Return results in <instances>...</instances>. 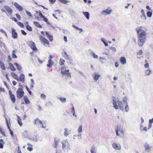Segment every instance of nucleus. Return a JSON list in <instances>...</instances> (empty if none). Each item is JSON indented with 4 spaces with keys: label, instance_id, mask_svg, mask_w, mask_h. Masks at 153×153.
<instances>
[{
    "label": "nucleus",
    "instance_id": "nucleus-1",
    "mask_svg": "<svg viewBox=\"0 0 153 153\" xmlns=\"http://www.w3.org/2000/svg\"><path fill=\"white\" fill-rule=\"evenodd\" d=\"M142 26L138 27L136 29L138 39L146 40V33L145 31L142 29Z\"/></svg>",
    "mask_w": 153,
    "mask_h": 153
},
{
    "label": "nucleus",
    "instance_id": "nucleus-2",
    "mask_svg": "<svg viewBox=\"0 0 153 153\" xmlns=\"http://www.w3.org/2000/svg\"><path fill=\"white\" fill-rule=\"evenodd\" d=\"M27 133L28 131L27 130L25 131L23 133V136L35 142L37 141L38 139L37 137V134H34L33 136L30 137L29 135H26V133Z\"/></svg>",
    "mask_w": 153,
    "mask_h": 153
},
{
    "label": "nucleus",
    "instance_id": "nucleus-3",
    "mask_svg": "<svg viewBox=\"0 0 153 153\" xmlns=\"http://www.w3.org/2000/svg\"><path fill=\"white\" fill-rule=\"evenodd\" d=\"M16 93L17 97L19 99H20L22 98L24 96V93L23 89L22 88H18Z\"/></svg>",
    "mask_w": 153,
    "mask_h": 153
},
{
    "label": "nucleus",
    "instance_id": "nucleus-4",
    "mask_svg": "<svg viewBox=\"0 0 153 153\" xmlns=\"http://www.w3.org/2000/svg\"><path fill=\"white\" fill-rule=\"evenodd\" d=\"M144 147L145 152L149 153L152 151V146H151L147 143H145Z\"/></svg>",
    "mask_w": 153,
    "mask_h": 153
},
{
    "label": "nucleus",
    "instance_id": "nucleus-5",
    "mask_svg": "<svg viewBox=\"0 0 153 153\" xmlns=\"http://www.w3.org/2000/svg\"><path fill=\"white\" fill-rule=\"evenodd\" d=\"M29 46L33 50V51H37V48L36 46L35 43L32 41H30L29 42L28 44Z\"/></svg>",
    "mask_w": 153,
    "mask_h": 153
},
{
    "label": "nucleus",
    "instance_id": "nucleus-6",
    "mask_svg": "<svg viewBox=\"0 0 153 153\" xmlns=\"http://www.w3.org/2000/svg\"><path fill=\"white\" fill-rule=\"evenodd\" d=\"M39 38L41 42H42L43 44L49 45V42L48 40L43 36H39Z\"/></svg>",
    "mask_w": 153,
    "mask_h": 153
},
{
    "label": "nucleus",
    "instance_id": "nucleus-7",
    "mask_svg": "<svg viewBox=\"0 0 153 153\" xmlns=\"http://www.w3.org/2000/svg\"><path fill=\"white\" fill-rule=\"evenodd\" d=\"M69 70H61V73L62 74V76L66 75L68 76L71 77V73L69 72Z\"/></svg>",
    "mask_w": 153,
    "mask_h": 153
},
{
    "label": "nucleus",
    "instance_id": "nucleus-8",
    "mask_svg": "<svg viewBox=\"0 0 153 153\" xmlns=\"http://www.w3.org/2000/svg\"><path fill=\"white\" fill-rule=\"evenodd\" d=\"M111 11V9L110 8H108L105 10H102L101 13L102 14L106 15L110 14Z\"/></svg>",
    "mask_w": 153,
    "mask_h": 153
},
{
    "label": "nucleus",
    "instance_id": "nucleus-9",
    "mask_svg": "<svg viewBox=\"0 0 153 153\" xmlns=\"http://www.w3.org/2000/svg\"><path fill=\"white\" fill-rule=\"evenodd\" d=\"M12 37L14 39H16L18 36L17 33L16 31V30L14 28L12 29Z\"/></svg>",
    "mask_w": 153,
    "mask_h": 153
},
{
    "label": "nucleus",
    "instance_id": "nucleus-10",
    "mask_svg": "<svg viewBox=\"0 0 153 153\" xmlns=\"http://www.w3.org/2000/svg\"><path fill=\"white\" fill-rule=\"evenodd\" d=\"M112 147L115 149L119 150L121 149V146L120 144L114 143L112 144Z\"/></svg>",
    "mask_w": 153,
    "mask_h": 153
},
{
    "label": "nucleus",
    "instance_id": "nucleus-11",
    "mask_svg": "<svg viewBox=\"0 0 153 153\" xmlns=\"http://www.w3.org/2000/svg\"><path fill=\"white\" fill-rule=\"evenodd\" d=\"M4 7L7 11L9 15H10L12 14L13 12L12 9L9 6L7 5H4Z\"/></svg>",
    "mask_w": 153,
    "mask_h": 153
},
{
    "label": "nucleus",
    "instance_id": "nucleus-12",
    "mask_svg": "<svg viewBox=\"0 0 153 153\" xmlns=\"http://www.w3.org/2000/svg\"><path fill=\"white\" fill-rule=\"evenodd\" d=\"M14 5L16 7V8L20 11H22L23 10V7L20 5L17 2H15Z\"/></svg>",
    "mask_w": 153,
    "mask_h": 153
},
{
    "label": "nucleus",
    "instance_id": "nucleus-13",
    "mask_svg": "<svg viewBox=\"0 0 153 153\" xmlns=\"http://www.w3.org/2000/svg\"><path fill=\"white\" fill-rule=\"evenodd\" d=\"M61 143L62 145V148L63 149H65L68 142L67 140H65L62 141Z\"/></svg>",
    "mask_w": 153,
    "mask_h": 153
},
{
    "label": "nucleus",
    "instance_id": "nucleus-14",
    "mask_svg": "<svg viewBox=\"0 0 153 153\" xmlns=\"http://www.w3.org/2000/svg\"><path fill=\"white\" fill-rule=\"evenodd\" d=\"M118 105L120 110L123 111L124 110V105L121 101H118Z\"/></svg>",
    "mask_w": 153,
    "mask_h": 153
},
{
    "label": "nucleus",
    "instance_id": "nucleus-15",
    "mask_svg": "<svg viewBox=\"0 0 153 153\" xmlns=\"http://www.w3.org/2000/svg\"><path fill=\"white\" fill-rule=\"evenodd\" d=\"M120 63L122 65H123L126 63V60L125 57H121L120 58Z\"/></svg>",
    "mask_w": 153,
    "mask_h": 153
},
{
    "label": "nucleus",
    "instance_id": "nucleus-16",
    "mask_svg": "<svg viewBox=\"0 0 153 153\" xmlns=\"http://www.w3.org/2000/svg\"><path fill=\"white\" fill-rule=\"evenodd\" d=\"M138 44L140 46H142L146 40H143V39H138Z\"/></svg>",
    "mask_w": 153,
    "mask_h": 153
},
{
    "label": "nucleus",
    "instance_id": "nucleus-17",
    "mask_svg": "<svg viewBox=\"0 0 153 153\" xmlns=\"http://www.w3.org/2000/svg\"><path fill=\"white\" fill-rule=\"evenodd\" d=\"M45 34L50 41L51 42L53 40V36L50 35L48 32L46 31L45 32Z\"/></svg>",
    "mask_w": 153,
    "mask_h": 153
},
{
    "label": "nucleus",
    "instance_id": "nucleus-18",
    "mask_svg": "<svg viewBox=\"0 0 153 153\" xmlns=\"http://www.w3.org/2000/svg\"><path fill=\"white\" fill-rule=\"evenodd\" d=\"M23 98L25 104H30V101H29L27 96H25Z\"/></svg>",
    "mask_w": 153,
    "mask_h": 153
},
{
    "label": "nucleus",
    "instance_id": "nucleus-19",
    "mask_svg": "<svg viewBox=\"0 0 153 153\" xmlns=\"http://www.w3.org/2000/svg\"><path fill=\"white\" fill-rule=\"evenodd\" d=\"M82 13L86 18L88 20L90 17V14L88 12H83Z\"/></svg>",
    "mask_w": 153,
    "mask_h": 153
},
{
    "label": "nucleus",
    "instance_id": "nucleus-20",
    "mask_svg": "<svg viewBox=\"0 0 153 153\" xmlns=\"http://www.w3.org/2000/svg\"><path fill=\"white\" fill-rule=\"evenodd\" d=\"M54 142H55V143L53 144V146L55 148H56L59 142V140H56V139H55L54 140Z\"/></svg>",
    "mask_w": 153,
    "mask_h": 153
},
{
    "label": "nucleus",
    "instance_id": "nucleus-21",
    "mask_svg": "<svg viewBox=\"0 0 153 153\" xmlns=\"http://www.w3.org/2000/svg\"><path fill=\"white\" fill-rule=\"evenodd\" d=\"M16 116L17 118V122L20 126H22V124L21 121V120L20 117L18 116L17 115H16Z\"/></svg>",
    "mask_w": 153,
    "mask_h": 153
},
{
    "label": "nucleus",
    "instance_id": "nucleus-22",
    "mask_svg": "<svg viewBox=\"0 0 153 153\" xmlns=\"http://www.w3.org/2000/svg\"><path fill=\"white\" fill-rule=\"evenodd\" d=\"M20 81L22 82H24L25 80V76L24 74H22L20 75L19 76Z\"/></svg>",
    "mask_w": 153,
    "mask_h": 153
},
{
    "label": "nucleus",
    "instance_id": "nucleus-23",
    "mask_svg": "<svg viewBox=\"0 0 153 153\" xmlns=\"http://www.w3.org/2000/svg\"><path fill=\"white\" fill-rule=\"evenodd\" d=\"M94 79L96 81L97 80L100 76V75L97 72L94 73Z\"/></svg>",
    "mask_w": 153,
    "mask_h": 153
},
{
    "label": "nucleus",
    "instance_id": "nucleus-24",
    "mask_svg": "<svg viewBox=\"0 0 153 153\" xmlns=\"http://www.w3.org/2000/svg\"><path fill=\"white\" fill-rule=\"evenodd\" d=\"M53 62V61H52L51 59H49L48 60V64L47 65V66L48 67H50L53 65L52 63Z\"/></svg>",
    "mask_w": 153,
    "mask_h": 153
},
{
    "label": "nucleus",
    "instance_id": "nucleus-25",
    "mask_svg": "<svg viewBox=\"0 0 153 153\" xmlns=\"http://www.w3.org/2000/svg\"><path fill=\"white\" fill-rule=\"evenodd\" d=\"M10 68V70L12 71H15L16 70V68L14 67L12 64L10 63H9Z\"/></svg>",
    "mask_w": 153,
    "mask_h": 153
},
{
    "label": "nucleus",
    "instance_id": "nucleus-26",
    "mask_svg": "<svg viewBox=\"0 0 153 153\" xmlns=\"http://www.w3.org/2000/svg\"><path fill=\"white\" fill-rule=\"evenodd\" d=\"M141 13H142V16H141V17L142 18L144 19L145 20L146 19V16L145 14L144 11L142 9L141 10Z\"/></svg>",
    "mask_w": 153,
    "mask_h": 153
},
{
    "label": "nucleus",
    "instance_id": "nucleus-27",
    "mask_svg": "<svg viewBox=\"0 0 153 153\" xmlns=\"http://www.w3.org/2000/svg\"><path fill=\"white\" fill-rule=\"evenodd\" d=\"M0 66L1 68L3 70H4L6 69L4 65V64L3 62L1 61H0Z\"/></svg>",
    "mask_w": 153,
    "mask_h": 153
},
{
    "label": "nucleus",
    "instance_id": "nucleus-28",
    "mask_svg": "<svg viewBox=\"0 0 153 153\" xmlns=\"http://www.w3.org/2000/svg\"><path fill=\"white\" fill-rule=\"evenodd\" d=\"M14 65L16 67L17 69L20 71L22 70L21 67L19 65V64L16 62L14 63Z\"/></svg>",
    "mask_w": 153,
    "mask_h": 153
},
{
    "label": "nucleus",
    "instance_id": "nucleus-29",
    "mask_svg": "<svg viewBox=\"0 0 153 153\" xmlns=\"http://www.w3.org/2000/svg\"><path fill=\"white\" fill-rule=\"evenodd\" d=\"M10 98L13 103H14L16 101V98L14 94L10 95Z\"/></svg>",
    "mask_w": 153,
    "mask_h": 153
},
{
    "label": "nucleus",
    "instance_id": "nucleus-30",
    "mask_svg": "<svg viewBox=\"0 0 153 153\" xmlns=\"http://www.w3.org/2000/svg\"><path fill=\"white\" fill-rule=\"evenodd\" d=\"M97 150L95 147L93 146L91 149V153H96Z\"/></svg>",
    "mask_w": 153,
    "mask_h": 153
},
{
    "label": "nucleus",
    "instance_id": "nucleus-31",
    "mask_svg": "<svg viewBox=\"0 0 153 153\" xmlns=\"http://www.w3.org/2000/svg\"><path fill=\"white\" fill-rule=\"evenodd\" d=\"M33 23L35 26H36V27H39V28H42V25H41L39 24V23L38 22L34 21L33 22Z\"/></svg>",
    "mask_w": 153,
    "mask_h": 153
},
{
    "label": "nucleus",
    "instance_id": "nucleus-32",
    "mask_svg": "<svg viewBox=\"0 0 153 153\" xmlns=\"http://www.w3.org/2000/svg\"><path fill=\"white\" fill-rule=\"evenodd\" d=\"M113 105H114V107L116 109H118V106L117 105L116 102L114 100H113Z\"/></svg>",
    "mask_w": 153,
    "mask_h": 153
},
{
    "label": "nucleus",
    "instance_id": "nucleus-33",
    "mask_svg": "<svg viewBox=\"0 0 153 153\" xmlns=\"http://www.w3.org/2000/svg\"><path fill=\"white\" fill-rule=\"evenodd\" d=\"M70 13L71 16H74L76 15V12L75 11L73 10H71L70 11Z\"/></svg>",
    "mask_w": 153,
    "mask_h": 153
},
{
    "label": "nucleus",
    "instance_id": "nucleus-34",
    "mask_svg": "<svg viewBox=\"0 0 153 153\" xmlns=\"http://www.w3.org/2000/svg\"><path fill=\"white\" fill-rule=\"evenodd\" d=\"M58 99H59L61 101L62 103H65L66 101V98H63V97H59L58 98Z\"/></svg>",
    "mask_w": 153,
    "mask_h": 153
},
{
    "label": "nucleus",
    "instance_id": "nucleus-35",
    "mask_svg": "<svg viewBox=\"0 0 153 153\" xmlns=\"http://www.w3.org/2000/svg\"><path fill=\"white\" fill-rule=\"evenodd\" d=\"M64 53L65 55L64 56V57L65 59H66L67 60L69 59V56L67 54L66 52V51L64 52Z\"/></svg>",
    "mask_w": 153,
    "mask_h": 153
},
{
    "label": "nucleus",
    "instance_id": "nucleus-36",
    "mask_svg": "<svg viewBox=\"0 0 153 153\" xmlns=\"http://www.w3.org/2000/svg\"><path fill=\"white\" fill-rule=\"evenodd\" d=\"M101 41L102 42L105 46H108V43L106 42V41H105L104 38H102L101 39Z\"/></svg>",
    "mask_w": 153,
    "mask_h": 153
},
{
    "label": "nucleus",
    "instance_id": "nucleus-37",
    "mask_svg": "<svg viewBox=\"0 0 153 153\" xmlns=\"http://www.w3.org/2000/svg\"><path fill=\"white\" fill-rule=\"evenodd\" d=\"M42 19L48 25H50V23L48 22V19L47 18L45 17V16H44V18H43Z\"/></svg>",
    "mask_w": 153,
    "mask_h": 153
},
{
    "label": "nucleus",
    "instance_id": "nucleus-38",
    "mask_svg": "<svg viewBox=\"0 0 153 153\" xmlns=\"http://www.w3.org/2000/svg\"><path fill=\"white\" fill-rule=\"evenodd\" d=\"M16 52L15 50H13V51L12 53V58L14 59H16L17 58V56L15 54V52Z\"/></svg>",
    "mask_w": 153,
    "mask_h": 153
},
{
    "label": "nucleus",
    "instance_id": "nucleus-39",
    "mask_svg": "<svg viewBox=\"0 0 153 153\" xmlns=\"http://www.w3.org/2000/svg\"><path fill=\"white\" fill-rule=\"evenodd\" d=\"M125 111L126 112H128L129 111V108L128 107V103L126 104V105L125 107Z\"/></svg>",
    "mask_w": 153,
    "mask_h": 153
},
{
    "label": "nucleus",
    "instance_id": "nucleus-40",
    "mask_svg": "<svg viewBox=\"0 0 153 153\" xmlns=\"http://www.w3.org/2000/svg\"><path fill=\"white\" fill-rule=\"evenodd\" d=\"M71 113L73 114V115L74 116L76 117V115L75 114L74 109V107L73 106L72 107V110L71 111Z\"/></svg>",
    "mask_w": 153,
    "mask_h": 153
},
{
    "label": "nucleus",
    "instance_id": "nucleus-41",
    "mask_svg": "<svg viewBox=\"0 0 153 153\" xmlns=\"http://www.w3.org/2000/svg\"><path fill=\"white\" fill-rule=\"evenodd\" d=\"M82 126L81 125L78 128V132L79 133H80L82 132Z\"/></svg>",
    "mask_w": 153,
    "mask_h": 153
},
{
    "label": "nucleus",
    "instance_id": "nucleus-42",
    "mask_svg": "<svg viewBox=\"0 0 153 153\" xmlns=\"http://www.w3.org/2000/svg\"><path fill=\"white\" fill-rule=\"evenodd\" d=\"M146 14L147 17L150 18L152 16V12L148 11L147 13Z\"/></svg>",
    "mask_w": 153,
    "mask_h": 153
},
{
    "label": "nucleus",
    "instance_id": "nucleus-43",
    "mask_svg": "<svg viewBox=\"0 0 153 153\" xmlns=\"http://www.w3.org/2000/svg\"><path fill=\"white\" fill-rule=\"evenodd\" d=\"M26 28L29 31H32V27L30 25H26Z\"/></svg>",
    "mask_w": 153,
    "mask_h": 153
},
{
    "label": "nucleus",
    "instance_id": "nucleus-44",
    "mask_svg": "<svg viewBox=\"0 0 153 153\" xmlns=\"http://www.w3.org/2000/svg\"><path fill=\"white\" fill-rule=\"evenodd\" d=\"M38 122L39 123L41 124V125H42L43 123L40 120L38 119V118H36L35 120V124H36V123Z\"/></svg>",
    "mask_w": 153,
    "mask_h": 153
},
{
    "label": "nucleus",
    "instance_id": "nucleus-45",
    "mask_svg": "<svg viewBox=\"0 0 153 153\" xmlns=\"http://www.w3.org/2000/svg\"><path fill=\"white\" fill-rule=\"evenodd\" d=\"M17 24L21 27L22 28L24 27V25L22 23L20 22H18L17 23Z\"/></svg>",
    "mask_w": 153,
    "mask_h": 153
},
{
    "label": "nucleus",
    "instance_id": "nucleus-46",
    "mask_svg": "<svg viewBox=\"0 0 153 153\" xmlns=\"http://www.w3.org/2000/svg\"><path fill=\"white\" fill-rule=\"evenodd\" d=\"M64 134L65 137H67L68 135L67 129V128H65V132Z\"/></svg>",
    "mask_w": 153,
    "mask_h": 153
},
{
    "label": "nucleus",
    "instance_id": "nucleus-47",
    "mask_svg": "<svg viewBox=\"0 0 153 153\" xmlns=\"http://www.w3.org/2000/svg\"><path fill=\"white\" fill-rule=\"evenodd\" d=\"M60 65H64V63L65 62V61L63 59H60Z\"/></svg>",
    "mask_w": 153,
    "mask_h": 153
},
{
    "label": "nucleus",
    "instance_id": "nucleus-48",
    "mask_svg": "<svg viewBox=\"0 0 153 153\" xmlns=\"http://www.w3.org/2000/svg\"><path fill=\"white\" fill-rule=\"evenodd\" d=\"M59 1L62 3L64 4H66L68 2V1L66 0H59Z\"/></svg>",
    "mask_w": 153,
    "mask_h": 153
},
{
    "label": "nucleus",
    "instance_id": "nucleus-49",
    "mask_svg": "<svg viewBox=\"0 0 153 153\" xmlns=\"http://www.w3.org/2000/svg\"><path fill=\"white\" fill-rule=\"evenodd\" d=\"M25 88H26V89L27 91V92H28L29 94L30 95H31L32 94V92L31 91L29 90V88L27 87V86H26L25 87Z\"/></svg>",
    "mask_w": 153,
    "mask_h": 153
},
{
    "label": "nucleus",
    "instance_id": "nucleus-50",
    "mask_svg": "<svg viewBox=\"0 0 153 153\" xmlns=\"http://www.w3.org/2000/svg\"><path fill=\"white\" fill-rule=\"evenodd\" d=\"M91 53H92V56L95 59H98V56L97 55H96L93 52H92Z\"/></svg>",
    "mask_w": 153,
    "mask_h": 153
},
{
    "label": "nucleus",
    "instance_id": "nucleus-51",
    "mask_svg": "<svg viewBox=\"0 0 153 153\" xmlns=\"http://www.w3.org/2000/svg\"><path fill=\"white\" fill-rule=\"evenodd\" d=\"M127 98L126 97H124L123 99V101L124 102H125L126 104H127L128 103L127 102Z\"/></svg>",
    "mask_w": 153,
    "mask_h": 153
},
{
    "label": "nucleus",
    "instance_id": "nucleus-52",
    "mask_svg": "<svg viewBox=\"0 0 153 153\" xmlns=\"http://www.w3.org/2000/svg\"><path fill=\"white\" fill-rule=\"evenodd\" d=\"M0 132L1 133V134L3 136H5V134L4 132L2 130V128L0 127Z\"/></svg>",
    "mask_w": 153,
    "mask_h": 153
},
{
    "label": "nucleus",
    "instance_id": "nucleus-53",
    "mask_svg": "<svg viewBox=\"0 0 153 153\" xmlns=\"http://www.w3.org/2000/svg\"><path fill=\"white\" fill-rule=\"evenodd\" d=\"M151 72V71L149 70H147L145 71V74L147 75H149Z\"/></svg>",
    "mask_w": 153,
    "mask_h": 153
},
{
    "label": "nucleus",
    "instance_id": "nucleus-54",
    "mask_svg": "<svg viewBox=\"0 0 153 153\" xmlns=\"http://www.w3.org/2000/svg\"><path fill=\"white\" fill-rule=\"evenodd\" d=\"M112 51L115 52L116 51V49L112 47H110L109 48Z\"/></svg>",
    "mask_w": 153,
    "mask_h": 153
},
{
    "label": "nucleus",
    "instance_id": "nucleus-55",
    "mask_svg": "<svg viewBox=\"0 0 153 153\" xmlns=\"http://www.w3.org/2000/svg\"><path fill=\"white\" fill-rule=\"evenodd\" d=\"M25 11H26V13L28 16H29L30 17H31L32 16V14H31V13L30 12H29V11H27V10H26Z\"/></svg>",
    "mask_w": 153,
    "mask_h": 153
},
{
    "label": "nucleus",
    "instance_id": "nucleus-56",
    "mask_svg": "<svg viewBox=\"0 0 153 153\" xmlns=\"http://www.w3.org/2000/svg\"><path fill=\"white\" fill-rule=\"evenodd\" d=\"M11 75L12 76H14V77H18L17 74L13 72H12L11 73Z\"/></svg>",
    "mask_w": 153,
    "mask_h": 153
},
{
    "label": "nucleus",
    "instance_id": "nucleus-57",
    "mask_svg": "<svg viewBox=\"0 0 153 153\" xmlns=\"http://www.w3.org/2000/svg\"><path fill=\"white\" fill-rule=\"evenodd\" d=\"M41 97V98L42 99H45L46 96L44 94H42L41 95V97Z\"/></svg>",
    "mask_w": 153,
    "mask_h": 153
},
{
    "label": "nucleus",
    "instance_id": "nucleus-58",
    "mask_svg": "<svg viewBox=\"0 0 153 153\" xmlns=\"http://www.w3.org/2000/svg\"><path fill=\"white\" fill-rule=\"evenodd\" d=\"M56 0H49L50 3L51 4H53L56 1Z\"/></svg>",
    "mask_w": 153,
    "mask_h": 153
},
{
    "label": "nucleus",
    "instance_id": "nucleus-59",
    "mask_svg": "<svg viewBox=\"0 0 153 153\" xmlns=\"http://www.w3.org/2000/svg\"><path fill=\"white\" fill-rule=\"evenodd\" d=\"M22 34L24 35L25 36L27 35V33L24 30H21Z\"/></svg>",
    "mask_w": 153,
    "mask_h": 153
},
{
    "label": "nucleus",
    "instance_id": "nucleus-60",
    "mask_svg": "<svg viewBox=\"0 0 153 153\" xmlns=\"http://www.w3.org/2000/svg\"><path fill=\"white\" fill-rule=\"evenodd\" d=\"M0 32H1V33H4V34L5 36H7V34L5 31L2 29H1L0 30Z\"/></svg>",
    "mask_w": 153,
    "mask_h": 153
},
{
    "label": "nucleus",
    "instance_id": "nucleus-61",
    "mask_svg": "<svg viewBox=\"0 0 153 153\" xmlns=\"http://www.w3.org/2000/svg\"><path fill=\"white\" fill-rule=\"evenodd\" d=\"M16 17L17 18V19L20 20L21 19V17L20 15L18 14H16Z\"/></svg>",
    "mask_w": 153,
    "mask_h": 153
},
{
    "label": "nucleus",
    "instance_id": "nucleus-62",
    "mask_svg": "<svg viewBox=\"0 0 153 153\" xmlns=\"http://www.w3.org/2000/svg\"><path fill=\"white\" fill-rule=\"evenodd\" d=\"M1 47V48H4L5 49L6 48V46L4 43H2V44H0Z\"/></svg>",
    "mask_w": 153,
    "mask_h": 153
},
{
    "label": "nucleus",
    "instance_id": "nucleus-63",
    "mask_svg": "<svg viewBox=\"0 0 153 153\" xmlns=\"http://www.w3.org/2000/svg\"><path fill=\"white\" fill-rule=\"evenodd\" d=\"M39 16H40V18H44V16H43L41 12V11H40V12L39 13Z\"/></svg>",
    "mask_w": 153,
    "mask_h": 153
},
{
    "label": "nucleus",
    "instance_id": "nucleus-64",
    "mask_svg": "<svg viewBox=\"0 0 153 153\" xmlns=\"http://www.w3.org/2000/svg\"><path fill=\"white\" fill-rule=\"evenodd\" d=\"M62 151L60 149H56V153H61Z\"/></svg>",
    "mask_w": 153,
    "mask_h": 153
}]
</instances>
